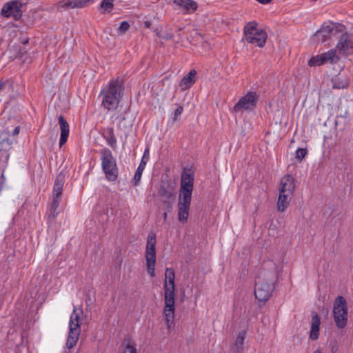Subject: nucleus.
<instances>
[{
	"mask_svg": "<svg viewBox=\"0 0 353 353\" xmlns=\"http://www.w3.org/2000/svg\"><path fill=\"white\" fill-rule=\"evenodd\" d=\"M279 270L272 260L263 261L254 285V295L259 302H266L271 296L278 282Z\"/></svg>",
	"mask_w": 353,
	"mask_h": 353,
	"instance_id": "obj_1",
	"label": "nucleus"
},
{
	"mask_svg": "<svg viewBox=\"0 0 353 353\" xmlns=\"http://www.w3.org/2000/svg\"><path fill=\"white\" fill-rule=\"evenodd\" d=\"M175 274L174 269L167 268L165 272V281L163 288L165 290L164 301L165 306L163 308V314L167 325L168 330L174 327V311H175V299H174V284Z\"/></svg>",
	"mask_w": 353,
	"mask_h": 353,
	"instance_id": "obj_2",
	"label": "nucleus"
},
{
	"mask_svg": "<svg viewBox=\"0 0 353 353\" xmlns=\"http://www.w3.org/2000/svg\"><path fill=\"white\" fill-rule=\"evenodd\" d=\"M124 82L122 79H111L107 87L100 92V96H102V107L108 112L117 110L122 98Z\"/></svg>",
	"mask_w": 353,
	"mask_h": 353,
	"instance_id": "obj_3",
	"label": "nucleus"
},
{
	"mask_svg": "<svg viewBox=\"0 0 353 353\" xmlns=\"http://www.w3.org/2000/svg\"><path fill=\"white\" fill-rule=\"evenodd\" d=\"M12 114L8 112V119L5 121L1 131V161L3 159L6 162L8 161L10 157L9 150L11 149V145L13 143V139L10 138V127L14 128L12 130V137H17L20 131V125L19 123V114L15 112Z\"/></svg>",
	"mask_w": 353,
	"mask_h": 353,
	"instance_id": "obj_4",
	"label": "nucleus"
},
{
	"mask_svg": "<svg viewBox=\"0 0 353 353\" xmlns=\"http://www.w3.org/2000/svg\"><path fill=\"white\" fill-rule=\"evenodd\" d=\"M101 168L105 178L109 181H115L118 179L119 168L117 161L109 148H103L100 151Z\"/></svg>",
	"mask_w": 353,
	"mask_h": 353,
	"instance_id": "obj_5",
	"label": "nucleus"
},
{
	"mask_svg": "<svg viewBox=\"0 0 353 353\" xmlns=\"http://www.w3.org/2000/svg\"><path fill=\"white\" fill-rule=\"evenodd\" d=\"M257 26L255 21L248 22L244 27L243 34L248 43L263 48L266 43L268 34L264 30L258 28Z\"/></svg>",
	"mask_w": 353,
	"mask_h": 353,
	"instance_id": "obj_6",
	"label": "nucleus"
},
{
	"mask_svg": "<svg viewBox=\"0 0 353 353\" xmlns=\"http://www.w3.org/2000/svg\"><path fill=\"white\" fill-rule=\"evenodd\" d=\"M156 234L154 232H150L147 237L146 248L145 252V259L146 261V269L148 274L151 278L156 276L155 265L157 262L156 251Z\"/></svg>",
	"mask_w": 353,
	"mask_h": 353,
	"instance_id": "obj_7",
	"label": "nucleus"
},
{
	"mask_svg": "<svg viewBox=\"0 0 353 353\" xmlns=\"http://www.w3.org/2000/svg\"><path fill=\"white\" fill-rule=\"evenodd\" d=\"M345 26L338 22H324L321 28L317 30L314 37L318 42L325 43L339 33L343 32Z\"/></svg>",
	"mask_w": 353,
	"mask_h": 353,
	"instance_id": "obj_8",
	"label": "nucleus"
},
{
	"mask_svg": "<svg viewBox=\"0 0 353 353\" xmlns=\"http://www.w3.org/2000/svg\"><path fill=\"white\" fill-rule=\"evenodd\" d=\"M175 183L170 180H161L158 194L160 197V201L163 206H165L169 211L171 206L173 207L176 199Z\"/></svg>",
	"mask_w": 353,
	"mask_h": 353,
	"instance_id": "obj_9",
	"label": "nucleus"
},
{
	"mask_svg": "<svg viewBox=\"0 0 353 353\" xmlns=\"http://www.w3.org/2000/svg\"><path fill=\"white\" fill-rule=\"evenodd\" d=\"M334 320L339 329L344 328L347 323L348 312L347 302L342 296H338L335 299L333 307Z\"/></svg>",
	"mask_w": 353,
	"mask_h": 353,
	"instance_id": "obj_10",
	"label": "nucleus"
},
{
	"mask_svg": "<svg viewBox=\"0 0 353 353\" xmlns=\"http://www.w3.org/2000/svg\"><path fill=\"white\" fill-rule=\"evenodd\" d=\"M259 94L256 92L249 91L247 94L241 97L238 102L232 108V112L234 113L242 112L243 111L251 112L256 107L259 101Z\"/></svg>",
	"mask_w": 353,
	"mask_h": 353,
	"instance_id": "obj_11",
	"label": "nucleus"
},
{
	"mask_svg": "<svg viewBox=\"0 0 353 353\" xmlns=\"http://www.w3.org/2000/svg\"><path fill=\"white\" fill-rule=\"evenodd\" d=\"M340 57L336 54V50L331 49L326 52L312 57L308 60L307 64L310 67H317L326 63H337Z\"/></svg>",
	"mask_w": 353,
	"mask_h": 353,
	"instance_id": "obj_12",
	"label": "nucleus"
},
{
	"mask_svg": "<svg viewBox=\"0 0 353 353\" xmlns=\"http://www.w3.org/2000/svg\"><path fill=\"white\" fill-rule=\"evenodd\" d=\"M192 201V194L179 193L178 201V220L181 223H185L189 216Z\"/></svg>",
	"mask_w": 353,
	"mask_h": 353,
	"instance_id": "obj_13",
	"label": "nucleus"
},
{
	"mask_svg": "<svg viewBox=\"0 0 353 353\" xmlns=\"http://www.w3.org/2000/svg\"><path fill=\"white\" fill-rule=\"evenodd\" d=\"M22 3L18 0L8 1L1 8V16L6 18L13 17L17 21L22 17Z\"/></svg>",
	"mask_w": 353,
	"mask_h": 353,
	"instance_id": "obj_14",
	"label": "nucleus"
},
{
	"mask_svg": "<svg viewBox=\"0 0 353 353\" xmlns=\"http://www.w3.org/2000/svg\"><path fill=\"white\" fill-rule=\"evenodd\" d=\"M194 180V173L191 171V167H185L181 173L179 193L192 194Z\"/></svg>",
	"mask_w": 353,
	"mask_h": 353,
	"instance_id": "obj_15",
	"label": "nucleus"
},
{
	"mask_svg": "<svg viewBox=\"0 0 353 353\" xmlns=\"http://www.w3.org/2000/svg\"><path fill=\"white\" fill-rule=\"evenodd\" d=\"M150 159L149 147L147 146L144 150L143 155L141 158V162L134 173V177L131 179L130 183L133 186H137L141 181L143 172L145 168L147 162Z\"/></svg>",
	"mask_w": 353,
	"mask_h": 353,
	"instance_id": "obj_16",
	"label": "nucleus"
},
{
	"mask_svg": "<svg viewBox=\"0 0 353 353\" xmlns=\"http://www.w3.org/2000/svg\"><path fill=\"white\" fill-rule=\"evenodd\" d=\"M280 185V192L293 194L295 190L294 179L289 174H285L281 179Z\"/></svg>",
	"mask_w": 353,
	"mask_h": 353,
	"instance_id": "obj_17",
	"label": "nucleus"
},
{
	"mask_svg": "<svg viewBox=\"0 0 353 353\" xmlns=\"http://www.w3.org/2000/svg\"><path fill=\"white\" fill-rule=\"evenodd\" d=\"M336 48L342 53H345L350 50L353 51V40L350 39V35L347 32H344L341 35Z\"/></svg>",
	"mask_w": 353,
	"mask_h": 353,
	"instance_id": "obj_18",
	"label": "nucleus"
},
{
	"mask_svg": "<svg viewBox=\"0 0 353 353\" xmlns=\"http://www.w3.org/2000/svg\"><path fill=\"white\" fill-rule=\"evenodd\" d=\"M59 124L60 125L61 135L59 139V148H61L66 142L69 137L70 126L64 117L59 115L58 117Z\"/></svg>",
	"mask_w": 353,
	"mask_h": 353,
	"instance_id": "obj_19",
	"label": "nucleus"
},
{
	"mask_svg": "<svg viewBox=\"0 0 353 353\" xmlns=\"http://www.w3.org/2000/svg\"><path fill=\"white\" fill-rule=\"evenodd\" d=\"M321 319L319 314L313 312L311 319V327L309 338L312 341L317 340L319 337Z\"/></svg>",
	"mask_w": 353,
	"mask_h": 353,
	"instance_id": "obj_20",
	"label": "nucleus"
},
{
	"mask_svg": "<svg viewBox=\"0 0 353 353\" xmlns=\"http://www.w3.org/2000/svg\"><path fill=\"white\" fill-rule=\"evenodd\" d=\"M197 72L192 69L185 75L179 82V87L182 91L190 89L196 81Z\"/></svg>",
	"mask_w": 353,
	"mask_h": 353,
	"instance_id": "obj_21",
	"label": "nucleus"
},
{
	"mask_svg": "<svg viewBox=\"0 0 353 353\" xmlns=\"http://www.w3.org/2000/svg\"><path fill=\"white\" fill-rule=\"evenodd\" d=\"M65 181V175L63 171H61L57 176L53 185V198L60 199L63 187Z\"/></svg>",
	"mask_w": 353,
	"mask_h": 353,
	"instance_id": "obj_22",
	"label": "nucleus"
},
{
	"mask_svg": "<svg viewBox=\"0 0 353 353\" xmlns=\"http://www.w3.org/2000/svg\"><path fill=\"white\" fill-rule=\"evenodd\" d=\"M173 3L184 10V14H190L198 8L197 3L194 0H174Z\"/></svg>",
	"mask_w": 353,
	"mask_h": 353,
	"instance_id": "obj_23",
	"label": "nucleus"
},
{
	"mask_svg": "<svg viewBox=\"0 0 353 353\" xmlns=\"http://www.w3.org/2000/svg\"><path fill=\"white\" fill-rule=\"evenodd\" d=\"M102 137L106 141L107 144L112 149L117 147V141L113 127H107L103 129L101 134Z\"/></svg>",
	"mask_w": 353,
	"mask_h": 353,
	"instance_id": "obj_24",
	"label": "nucleus"
},
{
	"mask_svg": "<svg viewBox=\"0 0 353 353\" xmlns=\"http://www.w3.org/2000/svg\"><path fill=\"white\" fill-rule=\"evenodd\" d=\"M247 334V329H244L240 331L236 338L231 347V351L232 353H241L243 349L244 341Z\"/></svg>",
	"mask_w": 353,
	"mask_h": 353,
	"instance_id": "obj_25",
	"label": "nucleus"
},
{
	"mask_svg": "<svg viewBox=\"0 0 353 353\" xmlns=\"http://www.w3.org/2000/svg\"><path fill=\"white\" fill-rule=\"evenodd\" d=\"M292 195V194H291L285 192L282 193L279 191V195L277 200V210L279 212H283L288 208L291 201Z\"/></svg>",
	"mask_w": 353,
	"mask_h": 353,
	"instance_id": "obj_26",
	"label": "nucleus"
},
{
	"mask_svg": "<svg viewBox=\"0 0 353 353\" xmlns=\"http://www.w3.org/2000/svg\"><path fill=\"white\" fill-rule=\"evenodd\" d=\"M65 2L68 10L84 8L90 3H93L94 0H65Z\"/></svg>",
	"mask_w": 353,
	"mask_h": 353,
	"instance_id": "obj_27",
	"label": "nucleus"
},
{
	"mask_svg": "<svg viewBox=\"0 0 353 353\" xmlns=\"http://www.w3.org/2000/svg\"><path fill=\"white\" fill-rule=\"evenodd\" d=\"M59 200L60 199L53 198L49 212L48 213V219L49 223L55 220L59 213L58 211V208L60 204Z\"/></svg>",
	"mask_w": 353,
	"mask_h": 353,
	"instance_id": "obj_28",
	"label": "nucleus"
},
{
	"mask_svg": "<svg viewBox=\"0 0 353 353\" xmlns=\"http://www.w3.org/2000/svg\"><path fill=\"white\" fill-rule=\"evenodd\" d=\"M332 88L334 89H346L349 85V83L346 81L340 80L338 77L332 79Z\"/></svg>",
	"mask_w": 353,
	"mask_h": 353,
	"instance_id": "obj_29",
	"label": "nucleus"
},
{
	"mask_svg": "<svg viewBox=\"0 0 353 353\" xmlns=\"http://www.w3.org/2000/svg\"><path fill=\"white\" fill-rule=\"evenodd\" d=\"M114 0H102L100 3V8L103 10V12H110L114 7Z\"/></svg>",
	"mask_w": 353,
	"mask_h": 353,
	"instance_id": "obj_30",
	"label": "nucleus"
},
{
	"mask_svg": "<svg viewBox=\"0 0 353 353\" xmlns=\"http://www.w3.org/2000/svg\"><path fill=\"white\" fill-rule=\"evenodd\" d=\"M80 334V324L75 323L74 325H69V334L68 335H71L73 337H79Z\"/></svg>",
	"mask_w": 353,
	"mask_h": 353,
	"instance_id": "obj_31",
	"label": "nucleus"
},
{
	"mask_svg": "<svg viewBox=\"0 0 353 353\" xmlns=\"http://www.w3.org/2000/svg\"><path fill=\"white\" fill-rule=\"evenodd\" d=\"M307 154V148H298L296 151V159L299 163H301Z\"/></svg>",
	"mask_w": 353,
	"mask_h": 353,
	"instance_id": "obj_32",
	"label": "nucleus"
},
{
	"mask_svg": "<svg viewBox=\"0 0 353 353\" xmlns=\"http://www.w3.org/2000/svg\"><path fill=\"white\" fill-rule=\"evenodd\" d=\"M14 83L12 80H6L3 81L1 80V90L9 92L10 90H13Z\"/></svg>",
	"mask_w": 353,
	"mask_h": 353,
	"instance_id": "obj_33",
	"label": "nucleus"
},
{
	"mask_svg": "<svg viewBox=\"0 0 353 353\" xmlns=\"http://www.w3.org/2000/svg\"><path fill=\"white\" fill-rule=\"evenodd\" d=\"M122 353H137L136 347L131 345L130 339H128V343L125 344Z\"/></svg>",
	"mask_w": 353,
	"mask_h": 353,
	"instance_id": "obj_34",
	"label": "nucleus"
},
{
	"mask_svg": "<svg viewBox=\"0 0 353 353\" xmlns=\"http://www.w3.org/2000/svg\"><path fill=\"white\" fill-rule=\"evenodd\" d=\"M78 337L75 336H71V335L68 336L67 341H66V346L68 349H71L73 347H74L78 341Z\"/></svg>",
	"mask_w": 353,
	"mask_h": 353,
	"instance_id": "obj_35",
	"label": "nucleus"
},
{
	"mask_svg": "<svg viewBox=\"0 0 353 353\" xmlns=\"http://www.w3.org/2000/svg\"><path fill=\"white\" fill-rule=\"evenodd\" d=\"M80 316L79 314L76 312V309H74L73 312L70 316L69 325H74L75 323H79Z\"/></svg>",
	"mask_w": 353,
	"mask_h": 353,
	"instance_id": "obj_36",
	"label": "nucleus"
},
{
	"mask_svg": "<svg viewBox=\"0 0 353 353\" xmlns=\"http://www.w3.org/2000/svg\"><path fill=\"white\" fill-rule=\"evenodd\" d=\"M129 28H130L129 23L126 21H123L121 23V24L118 28V32L120 34H124L128 30Z\"/></svg>",
	"mask_w": 353,
	"mask_h": 353,
	"instance_id": "obj_37",
	"label": "nucleus"
},
{
	"mask_svg": "<svg viewBox=\"0 0 353 353\" xmlns=\"http://www.w3.org/2000/svg\"><path fill=\"white\" fill-rule=\"evenodd\" d=\"M54 7L56 8L58 12H63V10H66V3L65 2V0H61L58 1L55 5Z\"/></svg>",
	"mask_w": 353,
	"mask_h": 353,
	"instance_id": "obj_38",
	"label": "nucleus"
},
{
	"mask_svg": "<svg viewBox=\"0 0 353 353\" xmlns=\"http://www.w3.org/2000/svg\"><path fill=\"white\" fill-rule=\"evenodd\" d=\"M183 111V108L181 105H178L176 109L174 112V116L172 117L173 121H176L178 120L179 117L181 116Z\"/></svg>",
	"mask_w": 353,
	"mask_h": 353,
	"instance_id": "obj_39",
	"label": "nucleus"
},
{
	"mask_svg": "<svg viewBox=\"0 0 353 353\" xmlns=\"http://www.w3.org/2000/svg\"><path fill=\"white\" fill-rule=\"evenodd\" d=\"M161 209L163 210V221H166L167 219H168V213H170L172 211L173 207L171 206V208H170V210H169V211L166 209V208L165 206H163V205L161 207Z\"/></svg>",
	"mask_w": 353,
	"mask_h": 353,
	"instance_id": "obj_40",
	"label": "nucleus"
},
{
	"mask_svg": "<svg viewBox=\"0 0 353 353\" xmlns=\"http://www.w3.org/2000/svg\"><path fill=\"white\" fill-rule=\"evenodd\" d=\"M1 190H2L3 188V184L5 183L4 170L1 171Z\"/></svg>",
	"mask_w": 353,
	"mask_h": 353,
	"instance_id": "obj_41",
	"label": "nucleus"
},
{
	"mask_svg": "<svg viewBox=\"0 0 353 353\" xmlns=\"http://www.w3.org/2000/svg\"><path fill=\"white\" fill-rule=\"evenodd\" d=\"M161 38H163L165 40H170V39H172V35L167 33L165 35L162 36Z\"/></svg>",
	"mask_w": 353,
	"mask_h": 353,
	"instance_id": "obj_42",
	"label": "nucleus"
},
{
	"mask_svg": "<svg viewBox=\"0 0 353 353\" xmlns=\"http://www.w3.org/2000/svg\"><path fill=\"white\" fill-rule=\"evenodd\" d=\"M143 24H144V27L145 28H150V27L152 26V23L150 21H144Z\"/></svg>",
	"mask_w": 353,
	"mask_h": 353,
	"instance_id": "obj_43",
	"label": "nucleus"
},
{
	"mask_svg": "<svg viewBox=\"0 0 353 353\" xmlns=\"http://www.w3.org/2000/svg\"><path fill=\"white\" fill-rule=\"evenodd\" d=\"M126 112V110H125L123 113H121L120 114V117H121V121H123L125 120V117L123 115L124 114H125Z\"/></svg>",
	"mask_w": 353,
	"mask_h": 353,
	"instance_id": "obj_44",
	"label": "nucleus"
},
{
	"mask_svg": "<svg viewBox=\"0 0 353 353\" xmlns=\"http://www.w3.org/2000/svg\"><path fill=\"white\" fill-rule=\"evenodd\" d=\"M23 44L26 45L29 43V39L26 38L25 40L21 41Z\"/></svg>",
	"mask_w": 353,
	"mask_h": 353,
	"instance_id": "obj_45",
	"label": "nucleus"
},
{
	"mask_svg": "<svg viewBox=\"0 0 353 353\" xmlns=\"http://www.w3.org/2000/svg\"><path fill=\"white\" fill-rule=\"evenodd\" d=\"M154 32H156L157 35L159 37H162V35L160 34V32L158 31L157 29H155L154 30Z\"/></svg>",
	"mask_w": 353,
	"mask_h": 353,
	"instance_id": "obj_46",
	"label": "nucleus"
},
{
	"mask_svg": "<svg viewBox=\"0 0 353 353\" xmlns=\"http://www.w3.org/2000/svg\"><path fill=\"white\" fill-rule=\"evenodd\" d=\"M154 32H156L157 35L159 37H162V35L160 34V32L158 31L157 29H155L154 30Z\"/></svg>",
	"mask_w": 353,
	"mask_h": 353,
	"instance_id": "obj_47",
	"label": "nucleus"
},
{
	"mask_svg": "<svg viewBox=\"0 0 353 353\" xmlns=\"http://www.w3.org/2000/svg\"><path fill=\"white\" fill-rule=\"evenodd\" d=\"M10 137H12V130H13L14 128L10 127Z\"/></svg>",
	"mask_w": 353,
	"mask_h": 353,
	"instance_id": "obj_48",
	"label": "nucleus"
},
{
	"mask_svg": "<svg viewBox=\"0 0 353 353\" xmlns=\"http://www.w3.org/2000/svg\"><path fill=\"white\" fill-rule=\"evenodd\" d=\"M314 353H321V351L319 349L316 350Z\"/></svg>",
	"mask_w": 353,
	"mask_h": 353,
	"instance_id": "obj_49",
	"label": "nucleus"
},
{
	"mask_svg": "<svg viewBox=\"0 0 353 353\" xmlns=\"http://www.w3.org/2000/svg\"><path fill=\"white\" fill-rule=\"evenodd\" d=\"M335 351V349L334 347L332 348V352H334Z\"/></svg>",
	"mask_w": 353,
	"mask_h": 353,
	"instance_id": "obj_50",
	"label": "nucleus"
},
{
	"mask_svg": "<svg viewBox=\"0 0 353 353\" xmlns=\"http://www.w3.org/2000/svg\"><path fill=\"white\" fill-rule=\"evenodd\" d=\"M335 351V349L334 347L332 348V352H334Z\"/></svg>",
	"mask_w": 353,
	"mask_h": 353,
	"instance_id": "obj_51",
	"label": "nucleus"
},
{
	"mask_svg": "<svg viewBox=\"0 0 353 353\" xmlns=\"http://www.w3.org/2000/svg\"><path fill=\"white\" fill-rule=\"evenodd\" d=\"M132 123H130L129 124V127H132Z\"/></svg>",
	"mask_w": 353,
	"mask_h": 353,
	"instance_id": "obj_52",
	"label": "nucleus"
},
{
	"mask_svg": "<svg viewBox=\"0 0 353 353\" xmlns=\"http://www.w3.org/2000/svg\"><path fill=\"white\" fill-rule=\"evenodd\" d=\"M63 353H70V352H66V351H65Z\"/></svg>",
	"mask_w": 353,
	"mask_h": 353,
	"instance_id": "obj_53",
	"label": "nucleus"
}]
</instances>
